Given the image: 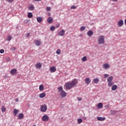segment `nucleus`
<instances>
[{
  "label": "nucleus",
  "instance_id": "nucleus-1",
  "mask_svg": "<svg viewBox=\"0 0 126 126\" xmlns=\"http://www.w3.org/2000/svg\"><path fill=\"white\" fill-rule=\"evenodd\" d=\"M78 83L77 79H75L73 80L71 82H68L65 84V87L67 89L70 90L72 87H74Z\"/></svg>",
  "mask_w": 126,
  "mask_h": 126
},
{
  "label": "nucleus",
  "instance_id": "nucleus-2",
  "mask_svg": "<svg viewBox=\"0 0 126 126\" xmlns=\"http://www.w3.org/2000/svg\"><path fill=\"white\" fill-rule=\"evenodd\" d=\"M97 43L98 45H103L105 44V37L103 35H100L97 38Z\"/></svg>",
  "mask_w": 126,
  "mask_h": 126
},
{
  "label": "nucleus",
  "instance_id": "nucleus-3",
  "mask_svg": "<svg viewBox=\"0 0 126 126\" xmlns=\"http://www.w3.org/2000/svg\"><path fill=\"white\" fill-rule=\"evenodd\" d=\"M48 110V107H47V105L45 104H42L40 106V111L42 112L43 113H44V112H46Z\"/></svg>",
  "mask_w": 126,
  "mask_h": 126
},
{
  "label": "nucleus",
  "instance_id": "nucleus-4",
  "mask_svg": "<svg viewBox=\"0 0 126 126\" xmlns=\"http://www.w3.org/2000/svg\"><path fill=\"white\" fill-rule=\"evenodd\" d=\"M117 25L118 27H122L124 25V20H120L117 23Z\"/></svg>",
  "mask_w": 126,
  "mask_h": 126
},
{
  "label": "nucleus",
  "instance_id": "nucleus-5",
  "mask_svg": "<svg viewBox=\"0 0 126 126\" xmlns=\"http://www.w3.org/2000/svg\"><path fill=\"white\" fill-rule=\"evenodd\" d=\"M102 68H103V69H108L110 68V64L107 63L103 64Z\"/></svg>",
  "mask_w": 126,
  "mask_h": 126
},
{
  "label": "nucleus",
  "instance_id": "nucleus-6",
  "mask_svg": "<svg viewBox=\"0 0 126 126\" xmlns=\"http://www.w3.org/2000/svg\"><path fill=\"white\" fill-rule=\"evenodd\" d=\"M65 33V31L63 30H62L61 31L58 32V34L59 36H64Z\"/></svg>",
  "mask_w": 126,
  "mask_h": 126
},
{
  "label": "nucleus",
  "instance_id": "nucleus-7",
  "mask_svg": "<svg viewBox=\"0 0 126 126\" xmlns=\"http://www.w3.org/2000/svg\"><path fill=\"white\" fill-rule=\"evenodd\" d=\"M60 95L62 98H64L65 97H66V93L64 92V91H62L60 93Z\"/></svg>",
  "mask_w": 126,
  "mask_h": 126
},
{
  "label": "nucleus",
  "instance_id": "nucleus-8",
  "mask_svg": "<svg viewBox=\"0 0 126 126\" xmlns=\"http://www.w3.org/2000/svg\"><path fill=\"white\" fill-rule=\"evenodd\" d=\"M42 120L43 122H48L49 121V116L48 115H44L42 117Z\"/></svg>",
  "mask_w": 126,
  "mask_h": 126
},
{
  "label": "nucleus",
  "instance_id": "nucleus-9",
  "mask_svg": "<svg viewBox=\"0 0 126 126\" xmlns=\"http://www.w3.org/2000/svg\"><path fill=\"white\" fill-rule=\"evenodd\" d=\"M34 44L35 46H37V47H39V46H41L42 42L41 41L38 40H35L34 41Z\"/></svg>",
  "mask_w": 126,
  "mask_h": 126
},
{
  "label": "nucleus",
  "instance_id": "nucleus-10",
  "mask_svg": "<svg viewBox=\"0 0 126 126\" xmlns=\"http://www.w3.org/2000/svg\"><path fill=\"white\" fill-rule=\"evenodd\" d=\"M49 70L52 73L56 72L57 71V68L55 66H52L50 68Z\"/></svg>",
  "mask_w": 126,
  "mask_h": 126
},
{
  "label": "nucleus",
  "instance_id": "nucleus-11",
  "mask_svg": "<svg viewBox=\"0 0 126 126\" xmlns=\"http://www.w3.org/2000/svg\"><path fill=\"white\" fill-rule=\"evenodd\" d=\"M24 118V116L23 115V113H20L18 115V120H23Z\"/></svg>",
  "mask_w": 126,
  "mask_h": 126
},
{
  "label": "nucleus",
  "instance_id": "nucleus-12",
  "mask_svg": "<svg viewBox=\"0 0 126 126\" xmlns=\"http://www.w3.org/2000/svg\"><path fill=\"white\" fill-rule=\"evenodd\" d=\"M86 84H90L91 83V80L89 78H86L85 79Z\"/></svg>",
  "mask_w": 126,
  "mask_h": 126
},
{
  "label": "nucleus",
  "instance_id": "nucleus-13",
  "mask_svg": "<svg viewBox=\"0 0 126 126\" xmlns=\"http://www.w3.org/2000/svg\"><path fill=\"white\" fill-rule=\"evenodd\" d=\"M36 20L38 23H40L43 21V17H37L36 18Z\"/></svg>",
  "mask_w": 126,
  "mask_h": 126
},
{
  "label": "nucleus",
  "instance_id": "nucleus-14",
  "mask_svg": "<svg viewBox=\"0 0 126 126\" xmlns=\"http://www.w3.org/2000/svg\"><path fill=\"white\" fill-rule=\"evenodd\" d=\"M36 68L39 69V68H42V63H38L36 64L35 65Z\"/></svg>",
  "mask_w": 126,
  "mask_h": 126
},
{
  "label": "nucleus",
  "instance_id": "nucleus-15",
  "mask_svg": "<svg viewBox=\"0 0 126 126\" xmlns=\"http://www.w3.org/2000/svg\"><path fill=\"white\" fill-rule=\"evenodd\" d=\"M87 34L89 37H92V36H93V32L92 31H89Z\"/></svg>",
  "mask_w": 126,
  "mask_h": 126
},
{
  "label": "nucleus",
  "instance_id": "nucleus-16",
  "mask_svg": "<svg viewBox=\"0 0 126 126\" xmlns=\"http://www.w3.org/2000/svg\"><path fill=\"white\" fill-rule=\"evenodd\" d=\"M97 121H99L100 122H103L106 120V118L105 117H98L97 118Z\"/></svg>",
  "mask_w": 126,
  "mask_h": 126
},
{
  "label": "nucleus",
  "instance_id": "nucleus-17",
  "mask_svg": "<svg viewBox=\"0 0 126 126\" xmlns=\"http://www.w3.org/2000/svg\"><path fill=\"white\" fill-rule=\"evenodd\" d=\"M47 22L50 24L51 23H53V18L52 17H49L47 19Z\"/></svg>",
  "mask_w": 126,
  "mask_h": 126
},
{
  "label": "nucleus",
  "instance_id": "nucleus-18",
  "mask_svg": "<svg viewBox=\"0 0 126 126\" xmlns=\"http://www.w3.org/2000/svg\"><path fill=\"white\" fill-rule=\"evenodd\" d=\"M113 79H114V77L113 76H110L107 79V82H111L113 81Z\"/></svg>",
  "mask_w": 126,
  "mask_h": 126
},
{
  "label": "nucleus",
  "instance_id": "nucleus-19",
  "mask_svg": "<svg viewBox=\"0 0 126 126\" xmlns=\"http://www.w3.org/2000/svg\"><path fill=\"white\" fill-rule=\"evenodd\" d=\"M19 111H18V110L16 109H14L13 113L14 114V116H17V114H18Z\"/></svg>",
  "mask_w": 126,
  "mask_h": 126
},
{
  "label": "nucleus",
  "instance_id": "nucleus-20",
  "mask_svg": "<svg viewBox=\"0 0 126 126\" xmlns=\"http://www.w3.org/2000/svg\"><path fill=\"white\" fill-rule=\"evenodd\" d=\"M45 96H46V93H43L41 94H40L39 95V98H44V97H45Z\"/></svg>",
  "mask_w": 126,
  "mask_h": 126
},
{
  "label": "nucleus",
  "instance_id": "nucleus-21",
  "mask_svg": "<svg viewBox=\"0 0 126 126\" xmlns=\"http://www.w3.org/2000/svg\"><path fill=\"white\" fill-rule=\"evenodd\" d=\"M97 107L98 109H102V108H103V103H99L97 105Z\"/></svg>",
  "mask_w": 126,
  "mask_h": 126
},
{
  "label": "nucleus",
  "instance_id": "nucleus-22",
  "mask_svg": "<svg viewBox=\"0 0 126 126\" xmlns=\"http://www.w3.org/2000/svg\"><path fill=\"white\" fill-rule=\"evenodd\" d=\"M29 9L30 10H34V9H35V7H34L33 5H30L29 7Z\"/></svg>",
  "mask_w": 126,
  "mask_h": 126
},
{
  "label": "nucleus",
  "instance_id": "nucleus-23",
  "mask_svg": "<svg viewBox=\"0 0 126 126\" xmlns=\"http://www.w3.org/2000/svg\"><path fill=\"white\" fill-rule=\"evenodd\" d=\"M16 72H17L16 69H12L11 70L10 73H11V74L14 75V74H16Z\"/></svg>",
  "mask_w": 126,
  "mask_h": 126
},
{
  "label": "nucleus",
  "instance_id": "nucleus-24",
  "mask_svg": "<svg viewBox=\"0 0 126 126\" xmlns=\"http://www.w3.org/2000/svg\"><path fill=\"white\" fill-rule=\"evenodd\" d=\"M28 18H32L33 17V14L31 12H29L28 13Z\"/></svg>",
  "mask_w": 126,
  "mask_h": 126
},
{
  "label": "nucleus",
  "instance_id": "nucleus-25",
  "mask_svg": "<svg viewBox=\"0 0 126 126\" xmlns=\"http://www.w3.org/2000/svg\"><path fill=\"white\" fill-rule=\"evenodd\" d=\"M39 89L40 91H43V90H44V85H40L39 87Z\"/></svg>",
  "mask_w": 126,
  "mask_h": 126
},
{
  "label": "nucleus",
  "instance_id": "nucleus-26",
  "mask_svg": "<svg viewBox=\"0 0 126 126\" xmlns=\"http://www.w3.org/2000/svg\"><path fill=\"white\" fill-rule=\"evenodd\" d=\"M114 84V83L113 82H108V86L109 87H112Z\"/></svg>",
  "mask_w": 126,
  "mask_h": 126
},
{
  "label": "nucleus",
  "instance_id": "nucleus-27",
  "mask_svg": "<svg viewBox=\"0 0 126 126\" xmlns=\"http://www.w3.org/2000/svg\"><path fill=\"white\" fill-rule=\"evenodd\" d=\"M117 88L118 87L116 85H114L112 86V90H113V91H115V90H116Z\"/></svg>",
  "mask_w": 126,
  "mask_h": 126
},
{
  "label": "nucleus",
  "instance_id": "nucleus-28",
  "mask_svg": "<svg viewBox=\"0 0 126 126\" xmlns=\"http://www.w3.org/2000/svg\"><path fill=\"white\" fill-rule=\"evenodd\" d=\"M93 81L94 83H95V84H97V83H98V82H99V79L98 78H96L93 80Z\"/></svg>",
  "mask_w": 126,
  "mask_h": 126
},
{
  "label": "nucleus",
  "instance_id": "nucleus-29",
  "mask_svg": "<svg viewBox=\"0 0 126 126\" xmlns=\"http://www.w3.org/2000/svg\"><path fill=\"white\" fill-rule=\"evenodd\" d=\"M81 61L82 62H86V61H87V57L86 56L83 57L81 59Z\"/></svg>",
  "mask_w": 126,
  "mask_h": 126
},
{
  "label": "nucleus",
  "instance_id": "nucleus-30",
  "mask_svg": "<svg viewBox=\"0 0 126 126\" xmlns=\"http://www.w3.org/2000/svg\"><path fill=\"white\" fill-rule=\"evenodd\" d=\"M58 92H59L60 93L62 91H63V87H60L58 88Z\"/></svg>",
  "mask_w": 126,
  "mask_h": 126
},
{
  "label": "nucleus",
  "instance_id": "nucleus-31",
  "mask_svg": "<svg viewBox=\"0 0 126 126\" xmlns=\"http://www.w3.org/2000/svg\"><path fill=\"white\" fill-rule=\"evenodd\" d=\"M61 53L62 51L61 50V49H57V50L56 51L57 55H61Z\"/></svg>",
  "mask_w": 126,
  "mask_h": 126
},
{
  "label": "nucleus",
  "instance_id": "nucleus-32",
  "mask_svg": "<svg viewBox=\"0 0 126 126\" xmlns=\"http://www.w3.org/2000/svg\"><path fill=\"white\" fill-rule=\"evenodd\" d=\"M11 39H12V36H11V35H8L7 37L6 40H7V41H10V40H11Z\"/></svg>",
  "mask_w": 126,
  "mask_h": 126
},
{
  "label": "nucleus",
  "instance_id": "nucleus-33",
  "mask_svg": "<svg viewBox=\"0 0 126 126\" xmlns=\"http://www.w3.org/2000/svg\"><path fill=\"white\" fill-rule=\"evenodd\" d=\"M5 111H6V108H5V107L4 106L2 107L1 112L2 113H4V112H5Z\"/></svg>",
  "mask_w": 126,
  "mask_h": 126
},
{
  "label": "nucleus",
  "instance_id": "nucleus-34",
  "mask_svg": "<svg viewBox=\"0 0 126 126\" xmlns=\"http://www.w3.org/2000/svg\"><path fill=\"white\" fill-rule=\"evenodd\" d=\"M55 29H56V27L55 26H52L50 27V31H54V30H55Z\"/></svg>",
  "mask_w": 126,
  "mask_h": 126
},
{
  "label": "nucleus",
  "instance_id": "nucleus-35",
  "mask_svg": "<svg viewBox=\"0 0 126 126\" xmlns=\"http://www.w3.org/2000/svg\"><path fill=\"white\" fill-rule=\"evenodd\" d=\"M85 28H86L85 26H82L80 28V31H84V30H85Z\"/></svg>",
  "mask_w": 126,
  "mask_h": 126
},
{
  "label": "nucleus",
  "instance_id": "nucleus-36",
  "mask_svg": "<svg viewBox=\"0 0 126 126\" xmlns=\"http://www.w3.org/2000/svg\"><path fill=\"white\" fill-rule=\"evenodd\" d=\"M78 124H81L82 123V119L80 118L77 120Z\"/></svg>",
  "mask_w": 126,
  "mask_h": 126
},
{
  "label": "nucleus",
  "instance_id": "nucleus-37",
  "mask_svg": "<svg viewBox=\"0 0 126 126\" xmlns=\"http://www.w3.org/2000/svg\"><path fill=\"white\" fill-rule=\"evenodd\" d=\"M15 50H16V47H13L11 48V50H12V52H14V51H15Z\"/></svg>",
  "mask_w": 126,
  "mask_h": 126
},
{
  "label": "nucleus",
  "instance_id": "nucleus-38",
  "mask_svg": "<svg viewBox=\"0 0 126 126\" xmlns=\"http://www.w3.org/2000/svg\"><path fill=\"white\" fill-rule=\"evenodd\" d=\"M107 77H109V74H104V78H107Z\"/></svg>",
  "mask_w": 126,
  "mask_h": 126
},
{
  "label": "nucleus",
  "instance_id": "nucleus-39",
  "mask_svg": "<svg viewBox=\"0 0 126 126\" xmlns=\"http://www.w3.org/2000/svg\"><path fill=\"white\" fill-rule=\"evenodd\" d=\"M6 62H10V58L6 57L5 59Z\"/></svg>",
  "mask_w": 126,
  "mask_h": 126
},
{
  "label": "nucleus",
  "instance_id": "nucleus-40",
  "mask_svg": "<svg viewBox=\"0 0 126 126\" xmlns=\"http://www.w3.org/2000/svg\"><path fill=\"white\" fill-rule=\"evenodd\" d=\"M46 10H47V11H51V7H46Z\"/></svg>",
  "mask_w": 126,
  "mask_h": 126
},
{
  "label": "nucleus",
  "instance_id": "nucleus-41",
  "mask_svg": "<svg viewBox=\"0 0 126 126\" xmlns=\"http://www.w3.org/2000/svg\"><path fill=\"white\" fill-rule=\"evenodd\" d=\"M76 8V7L74 5H73L71 7V9H75Z\"/></svg>",
  "mask_w": 126,
  "mask_h": 126
},
{
  "label": "nucleus",
  "instance_id": "nucleus-42",
  "mask_svg": "<svg viewBox=\"0 0 126 126\" xmlns=\"http://www.w3.org/2000/svg\"><path fill=\"white\" fill-rule=\"evenodd\" d=\"M0 54H3V53H4V50L3 49L0 50Z\"/></svg>",
  "mask_w": 126,
  "mask_h": 126
},
{
  "label": "nucleus",
  "instance_id": "nucleus-43",
  "mask_svg": "<svg viewBox=\"0 0 126 126\" xmlns=\"http://www.w3.org/2000/svg\"><path fill=\"white\" fill-rule=\"evenodd\" d=\"M109 107H110V105H109V104H107L105 106V108H106V109H108V108H109Z\"/></svg>",
  "mask_w": 126,
  "mask_h": 126
},
{
  "label": "nucleus",
  "instance_id": "nucleus-44",
  "mask_svg": "<svg viewBox=\"0 0 126 126\" xmlns=\"http://www.w3.org/2000/svg\"><path fill=\"white\" fill-rule=\"evenodd\" d=\"M6 1H8V2H12L13 1V0H6Z\"/></svg>",
  "mask_w": 126,
  "mask_h": 126
},
{
  "label": "nucleus",
  "instance_id": "nucleus-45",
  "mask_svg": "<svg viewBox=\"0 0 126 126\" xmlns=\"http://www.w3.org/2000/svg\"><path fill=\"white\" fill-rule=\"evenodd\" d=\"M56 28H60V24H58L56 25Z\"/></svg>",
  "mask_w": 126,
  "mask_h": 126
},
{
  "label": "nucleus",
  "instance_id": "nucleus-46",
  "mask_svg": "<svg viewBox=\"0 0 126 126\" xmlns=\"http://www.w3.org/2000/svg\"><path fill=\"white\" fill-rule=\"evenodd\" d=\"M30 36V33H27L26 34V37H29Z\"/></svg>",
  "mask_w": 126,
  "mask_h": 126
},
{
  "label": "nucleus",
  "instance_id": "nucleus-47",
  "mask_svg": "<svg viewBox=\"0 0 126 126\" xmlns=\"http://www.w3.org/2000/svg\"><path fill=\"white\" fill-rule=\"evenodd\" d=\"M77 99L78 101H81V100H82L81 97H78Z\"/></svg>",
  "mask_w": 126,
  "mask_h": 126
},
{
  "label": "nucleus",
  "instance_id": "nucleus-48",
  "mask_svg": "<svg viewBox=\"0 0 126 126\" xmlns=\"http://www.w3.org/2000/svg\"><path fill=\"white\" fill-rule=\"evenodd\" d=\"M83 120H84L85 121L87 119V118H86L85 117H83Z\"/></svg>",
  "mask_w": 126,
  "mask_h": 126
},
{
  "label": "nucleus",
  "instance_id": "nucleus-49",
  "mask_svg": "<svg viewBox=\"0 0 126 126\" xmlns=\"http://www.w3.org/2000/svg\"><path fill=\"white\" fill-rule=\"evenodd\" d=\"M18 98H16L15 99V102H18Z\"/></svg>",
  "mask_w": 126,
  "mask_h": 126
},
{
  "label": "nucleus",
  "instance_id": "nucleus-50",
  "mask_svg": "<svg viewBox=\"0 0 126 126\" xmlns=\"http://www.w3.org/2000/svg\"><path fill=\"white\" fill-rule=\"evenodd\" d=\"M42 0H34L35 1H41Z\"/></svg>",
  "mask_w": 126,
  "mask_h": 126
},
{
  "label": "nucleus",
  "instance_id": "nucleus-51",
  "mask_svg": "<svg viewBox=\"0 0 126 126\" xmlns=\"http://www.w3.org/2000/svg\"><path fill=\"white\" fill-rule=\"evenodd\" d=\"M112 1H117L118 0H111Z\"/></svg>",
  "mask_w": 126,
  "mask_h": 126
},
{
  "label": "nucleus",
  "instance_id": "nucleus-52",
  "mask_svg": "<svg viewBox=\"0 0 126 126\" xmlns=\"http://www.w3.org/2000/svg\"><path fill=\"white\" fill-rule=\"evenodd\" d=\"M125 24L126 25V19L125 20Z\"/></svg>",
  "mask_w": 126,
  "mask_h": 126
}]
</instances>
